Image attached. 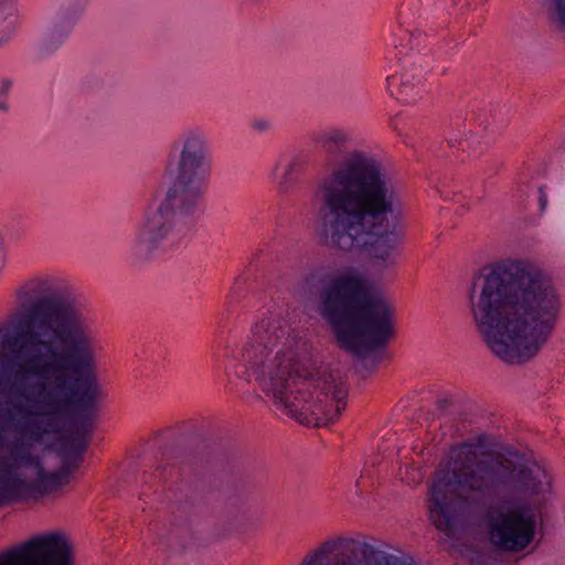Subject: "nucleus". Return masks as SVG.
I'll return each instance as SVG.
<instances>
[{"label": "nucleus", "instance_id": "nucleus-1", "mask_svg": "<svg viewBox=\"0 0 565 565\" xmlns=\"http://www.w3.org/2000/svg\"><path fill=\"white\" fill-rule=\"evenodd\" d=\"M56 287L54 276L32 279L31 299L1 340L2 369L21 385L25 402L13 409L24 419L60 418L77 407H94L99 396L100 324L81 305L56 296Z\"/></svg>", "mask_w": 565, "mask_h": 565}, {"label": "nucleus", "instance_id": "nucleus-2", "mask_svg": "<svg viewBox=\"0 0 565 565\" xmlns=\"http://www.w3.org/2000/svg\"><path fill=\"white\" fill-rule=\"evenodd\" d=\"M315 200L316 232L324 245L364 253L380 267L395 263L403 195L379 159L349 153L319 183Z\"/></svg>", "mask_w": 565, "mask_h": 565}, {"label": "nucleus", "instance_id": "nucleus-3", "mask_svg": "<svg viewBox=\"0 0 565 565\" xmlns=\"http://www.w3.org/2000/svg\"><path fill=\"white\" fill-rule=\"evenodd\" d=\"M312 348L306 337L267 311L253 323L241 347L232 351L226 371L255 382L275 404L301 424L333 423L347 407L345 383L326 370L309 372Z\"/></svg>", "mask_w": 565, "mask_h": 565}, {"label": "nucleus", "instance_id": "nucleus-4", "mask_svg": "<svg viewBox=\"0 0 565 565\" xmlns=\"http://www.w3.org/2000/svg\"><path fill=\"white\" fill-rule=\"evenodd\" d=\"M472 321L489 349L508 363L534 356L556 323L559 299L532 264L501 259L483 266L468 289Z\"/></svg>", "mask_w": 565, "mask_h": 565}, {"label": "nucleus", "instance_id": "nucleus-5", "mask_svg": "<svg viewBox=\"0 0 565 565\" xmlns=\"http://www.w3.org/2000/svg\"><path fill=\"white\" fill-rule=\"evenodd\" d=\"M483 437L451 446L433 477L429 494L508 491L513 494H548L553 477L547 469L513 449L480 457Z\"/></svg>", "mask_w": 565, "mask_h": 565}, {"label": "nucleus", "instance_id": "nucleus-6", "mask_svg": "<svg viewBox=\"0 0 565 565\" xmlns=\"http://www.w3.org/2000/svg\"><path fill=\"white\" fill-rule=\"evenodd\" d=\"M321 310L339 345L359 358L385 348L395 333L388 299L355 268H347L329 281Z\"/></svg>", "mask_w": 565, "mask_h": 565}, {"label": "nucleus", "instance_id": "nucleus-7", "mask_svg": "<svg viewBox=\"0 0 565 565\" xmlns=\"http://www.w3.org/2000/svg\"><path fill=\"white\" fill-rule=\"evenodd\" d=\"M181 143L172 184L164 194L153 196L128 242L129 252L136 257L147 258L174 246L179 237L174 228L177 209L189 211L207 188L211 159L206 135L201 130L185 131Z\"/></svg>", "mask_w": 565, "mask_h": 565}, {"label": "nucleus", "instance_id": "nucleus-8", "mask_svg": "<svg viewBox=\"0 0 565 565\" xmlns=\"http://www.w3.org/2000/svg\"><path fill=\"white\" fill-rule=\"evenodd\" d=\"M490 498L482 510L490 543L499 551L525 552L534 542L537 525L543 519L541 503L524 497Z\"/></svg>", "mask_w": 565, "mask_h": 565}, {"label": "nucleus", "instance_id": "nucleus-9", "mask_svg": "<svg viewBox=\"0 0 565 565\" xmlns=\"http://www.w3.org/2000/svg\"><path fill=\"white\" fill-rule=\"evenodd\" d=\"M385 547L372 536H339L309 552L300 565H415L411 558L386 553Z\"/></svg>", "mask_w": 565, "mask_h": 565}, {"label": "nucleus", "instance_id": "nucleus-10", "mask_svg": "<svg viewBox=\"0 0 565 565\" xmlns=\"http://www.w3.org/2000/svg\"><path fill=\"white\" fill-rule=\"evenodd\" d=\"M0 565H76V557L63 532H47L1 552Z\"/></svg>", "mask_w": 565, "mask_h": 565}, {"label": "nucleus", "instance_id": "nucleus-11", "mask_svg": "<svg viewBox=\"0 0 565 565\" xmlns=\"http://www.w3.org/2000/svg\"><path fill=\"white\" fill-rule=\"evenodd\" d=\"M476 497H429V519L437 530L451 536L471 515Z\"/></svg>", "mask_w": 565, "mask_h": 565}, {"label": "nucleus", "instance_id": "nucleus-12", "mask_svg": "<svg viewBox=\"0 0 565 565\" xmlns=\"http://www.w3.org/2000/svg\"><path fill=\"white\" fill-rule=\"evenodd\" d=\"M388 93L398 102L414 104L426 93L423 68L404 58L386 78Z\"/></svg>", "mask_w": 565, "mask_h": 565}, {"label": "nucleus", "instance_id": "nucleus-13", "mask_svg": "<svg viewBox=\"0 0 565 565\" xmlns=\"http://www.w3.org/2000/svg\"><path fill=\"white\" fill-rule=\"evenodd\" d=\"M309 156L305 152L281 156L271 171L273 182L285 191L307 168Z\"/></svg>", "mask_w": 565, "mask_h": 565}, {"label": "nucleus", "instance_id": "nucleus-14", "mask_svg": "<svg viewBox=\"0 0 565 565\" xmlns=\"http://www.w3.org/2000/svg\"><path fill=\"white\" fill-rule=\"evenodd\" d=\"M183 468L174 465L160 466L153 475L148 476L146 472L140 477V481L146 484L154 483H178Z\"/></svg>", "mask_w": 565, "mask_h": 565}, {"label": "nucleus", "instance_id": "nucleus-15", "mask_svg": "<svg viewBox=\"0 0 565 565\" xmlns=\"http://www.w3.org/2000/svg\"><path fill=\"white\" fill-rule=\"evenodd\" d=\"M17 20L15 1L0 0V44L8 40Z\"/></svg>", "mask_w": 565, "mask_h": 565}, {"label": "nucleus", "instance_id": "nucleus-16", "mask_svg": "<svg viewBox=\"0 0 565 565\" xmlns=\"http://www.w3.org/2000/svg\"><path fill=\"white\" fill-rule=\"evenodd\" d=\"M449 143L450 147L457 148L458 151L467 153L466 157H460L461 160L476 158L487 149V146L482 142L480 137L473 134L466 135L460 140L450 139Z\"/></svg>", "mask_w": 565, "mask_h": 565}, {"label": "nucleus", "instance_id": "nucleus-17", "mask_svg": "<svg viewBox=\"0 0 565 565\" xmlns=\"http://www.w3.org/2000/svg\"><path fill=\"white\" fill-rule=\"evenodd\" d=\"M425 477L423 467L414 462H405L399 467L396 478L408 487L419 484Z\"/></svg>", "mask_w": 565, "mask_h": 565}, {"label": "nucleus", "instance_id": "nucleus-18", "mask_svg": "<svg viewBox=\"0 0 565 565\" xmlns=\"http://www.w3.org/2000/svg\"><path fill=\"white\" fill-rule=\"evenodd\" d=\"M348 141V134L341 129L326 131L320 139L322 149L329 153L341 151Z\"/></svg>", "mask_w": 565, "mask_h": 565}, {"label": "nucleus", "instance_id": "nucleus-19", "mask_svg": "<svg viewBox=\"0 0 565 565\" xmlns=\"http://www.w3.org/2000/svg\"><path fill=\"white\" fill-rule=\"evenodd\" d=\"M51 497H0V509L22 504L24 509H39L50 503L45 499Z\"/></svg>", "mask_w": 565, "mask_h": 565}, {"label": "nucleus", "instance_id": "nucleus-20", "mask_svg": "<svg viewBox=\"0 0 565 565\" xmlns=\"http://www.w3.org/2000/svg\"><path fill=\"white\" fill-rule=\"evenodd\" d=\"M191 540V532L186 526H177L169 531L167 543L172 550H184Z\"/></svg>", "mask_w": 565, "mask_h": 565}, {"label": "nucleus", "instance_id": "nucleus-21", "mask_svg": "<svg viewBox=\"0 0 565 565\" xmlns=\"http://www.w3.org/2000/svg\"><path fill=\"white\" fill-rule=\"evenodd\" d=\"M547 8L552 19L565 26V0H547Z\"/></svg>", "mask_w": 565, "mask_h": 565}, {"label": "nucleus", "instance_id": "nucleus-22", "mask_svg": "<svg viewBox=\"0 0 565 565\" xmlns=\"http://www.w3.org/2000/svg\"><path fill=\"white\" fill-rule=\"evenodd\" d=\"M252 127H253V129H255L257 131H267L271 127V124L269 120H267L265 118H259V119L253 120Z\"/></svg>", "mask_w": 565, "mask_h": 565}, {"label": "nucleus", "instance_id": "nucleus-23", "mask_svg": "<svg viewBox=\"0 0 565 565\" xmlns=\"http://www.w3.org/2000/svg\"><path fill=\"white\" fill-rule=\"evenodd\" d=\"M76 446L78 448V452H79V456L85 451L86 447H87V439L86 438H81L76 441Z\"/></svg>", "mask_w": 565, "mask_h": 565}, {"label": "nucleus", "instance_id": "nucleus-24", "mask_svg": "<svg viewBox=\"0 0 565 565\" xmlns=\"http://www.w3.org/2000/svg\"><path fill=\"white\" fill-rule=\"evenodd\" d=\"M11 87V83L9 81H3L2 82V85H1V88H0V95H4L9 92Z\"/></svg>", "mask_w": 565, "mask_h": 565}, {"label": "nucleus", "instance_id": "nucleus-25", "mask_svg": "<svg viewBox=\"0 0 565 565\" xmlns=\"http://www.w3.org/2000/svg\"><path fill=\"white\" fill-rule=\"evenodd\" d=\"M540 204H541L542 210H544L547 204L546 195L544 194V192L542 190L540 191Z\"/></svg>", "mask_w": 565, "mask_h": 565}, {"label": "nucleus", "instance_id": "nucleus-26", "mask_svg": "<svg viewBox=\"0 0 565 565\" xmlns=\"http://www.w3.org/2000/svg\"><path fill=\"white\" fill-rule=\"evenodd\" d=\"M0 109H7V106L0 100Z\"/></svg>", "mask_w": 565, "mask_h": 565}]
</instances>
